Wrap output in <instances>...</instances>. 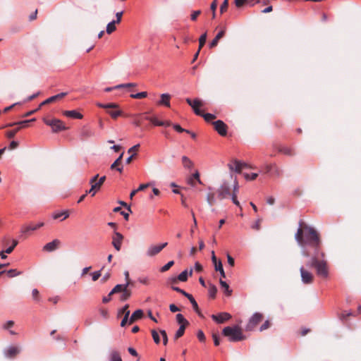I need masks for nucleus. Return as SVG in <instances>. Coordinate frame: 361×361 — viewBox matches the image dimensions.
Returning <instances> with one entry per match:
<instances>
[{"label": "nucleus", "instance_id": "obj_1", "mask_svg": "<svg viewBox=\"0 0 361 361\" xmlns=\"http://www.w3.org/2000/svg\"><path fill=\"white\" fill-rule=\"evenodd\" d=\"M300 228L298 229L295 238L301 247L309 245L314 249V252H319L321 240L317 231L302 221L299 222Z\"/></svg>", "mask_w": 361, "mask_h": 361}, {"label": "nucleus", "instance_id": "obj_2", "mask_svg": "<svg viewBox=\"0 0 361 361\" xmlns=\"http://www.w3.org/2000/svg\"><path fill=\"white\" fill-rule=\"evenodd\" d=\"M319 252H314L310 262L307 264V266L315 268L317 274L319 277L326 279L329 276L327 262L324 259H319Z\"/></svg>", "mask_w": 361, "mask_h": 361}, {"label": "nucleus", "instance_id": "obj_3", "mask_svg": "<svg viewBox=\"0 0 361 361\" xmlns=\"http://www.w3.org/2000/svg\"><path fill=\"white\" fill-rule=\"evenodd\" d=\"M223 334L228 337V340L231 342H237L245 339L241 329L238 326H226L223 329Z\"/></svg>", "mask_w": 361, "mask_h": 361}, {"label": "nucleus", "instance_id": "obj_4", "mask_svg": "<svg viewBox=\"0 0 361 361\" xmlns=\"http://www.w3.org/2000/svg\"><path fill=\"white\" fill-rule=\"evenodd\" d=\"M43 121L46 125L51 128V130L54 133H57L68 129V128L66 126L65 123L58 118H44Z\"/></svg>", "mask_w": 361, "mask_h": 361}, {"label": "nucleus", "instance_id": "obj_5", "mask_svg": "<svg viewBox=\"0 0 361 361\" xmlns=\"http://www.w3.org/2000/svg\"><path fill=\"white\" fill-rule=\"evenodd\" d=\"M96 105L99 108L107 109V113L114 119L117 118L122 114L121 111L118 109V105L116 103H109L104 104L102 103L97 102Z\"/></svg>", "mask_w": 361, "mask_h": 361}, {"label": "nucleus", "instance_id": "obj_6", "mask_svg": "<svg viewBox=\"0 0 361 361\" xmlns=\"http://www.w3.org/2000/svg\"><path fill=\"white\" fill-rule=\"evenodd\" d=\"M128 287L129 286L118 284L110 291V295L122 293L120 300L121 301H126L131 296L132 294L131 290L129 289Z\"/></svg>", "mask_w": 361, "mask_h": 361}, {"label": "nucleus", "instance_id": "obj_7", "mask_svg": "<svg viewBox=\"0 0 361 361\" xmlns=\"http://www.w3.org/2000/svg\"><path fill=\"white\" fill-rule=\"evenodd\" d=\"M264 319V316L262 313H255L249 319L248 323L246 325V331H252Z\"/></svg>", "mask_w": 361, "mask_h": 361}, {"label": "nucleus", "instance_id": "obj_8", "mask_svg": "<svg viewBox=\"0 0 361 361\" xmlns=\"http://www.w3.org/2000/svg\"><path fill=\"white\" fill-rule=\"evenodd\" d=\"M185 101L188 104L192 107L196 115L200 116L203 115V112L200 109V108L203 106V102L202 100L197 98L193 100L190 99V98H186Z\"/></svg>", "mask_w": 361, "mask_h": 361}, {"label": "nucleus", "instance_id": "obj_9", "mask_svg": "<svg viewBox=\"0 0 361 361\" xmlns=\"http://www.w3.org/2000/svg\"><path fill=\"white\" fill-rule=\"evenodd\" d=\"M167 245V243H164L159 245H152L147 248L146 255L149 257H154L158 255L164 247H166Z\"/></svg>", "mask_w": 361, "mask_h": 361}, {"label": "nucleus", "instance_id": "obj_10", "mask_svg": "<svg viewBox=\"0 0 361 361\" xmlns=\"http://www.w3.org/2000/svg\"><path fill=\"white\" fill-rule=\"evenodd\" d=\"M231 195V189L228 183H223L218 189V197L223 200Z\"/></svg>", "mask_w": 361, "mask_h": 361}, {"label": "nucleus", "instance_id": "obj_11", "mask_svg": "<svg viewBox=\"0 0 361 361\" xmlns=\"http://www.w3.org/2000/svg\"><path fill=\"white\" fill-rule=\"evenodd\" d=\"M61 242L59 239H54L51 242L47 243L42 248L44 252H54L61 247Z\"/></svg>", "mask_w": 361, "mask_h": 361}, {"label": "nucleus", "instance_id": "obj_12", "mask_svg": "<svg viewBox=\"0 0 361 361\" xmlns=\"http://www.w3.org/2000/svg\"><path fill=\"white\" fill-rule=\"evenodd\" d=\"M214 129L221 136H226L227 134V126L221 120L212 123Z\"/></svg>", "mask_w": 361, "mask_h": 361}, {"label": "nucleus", "instance_id": "obj_13", "mask_svg": "<svg viewBox=\"0 0 361 361\" xmlns=\"http://www.w3.org/2000/svg\"><path fill=\"white\" fill-rule=\"evenodd\" d=\"M300 271L302 281L304 283L310 284L313 282L314 276L311 272L306 270L303 267H300Z\"/></svg>", "mask_w": 361, "mask_h": 361}, {"label": "nucleus", "instance_id": "obj_14", "mask_svg": "<svg viewBox=\"0 0 361 361\" xmlns=\"http://www.w3.org/2000/svg\"><path fill=\"white\" fill-rule=\"evenodd\" d=\"M123 240V235L118 233L116 232L112 237V245L117 250L120 251L121 249V245Z\"/></svg>", "mask_w": 361, "mask_h": 361}, {"label": "nucleus", "instance_id": "obj_15", "mask_svg": "<svg viewBox=\"0 0 361 361\" xmlns=\"http://www.w3.org/2000/svg\"><path fill=\"white\" fill-rule=\"evenodd\" d=\"M245 166L246 164L245 163H242L236 159H233L228 164L229 169L231 171H235L237 173H240L242 169Z\"/></svg>", "mask_w": 361, "mask_h": 361}, {"label": "nucleus", "instance_id": "obj_16", "mask_svg": "<svg viewBox=\"0 0 361 361\" xmlns=\"http://www.w3.org/2000/svg\"><path fill=\"white\" fill-rule=\"evenodd\" d=\"M212 319L219 324L224 323L226 321L229 320L231 318V315L227 312H221L217 315L212 314Z\"/></svg>", "mask_w": 361, "mask_h": 361}, {"label": "nucleus", "instance_id": "obj_17", "mask_svg": "<svg viewBox=\"0 0 361 361\" xmlns=\"http://www.w3.org/2000/svg\"><path fill=\"white\" fill-rule=\"evenodd\" d=\"M44 226L43 222L38 224H30L29 225L23 226L21 228V233L23 234L27 233L29 231H34Z\"/></svg>", "mask_w": 361, "mask_h": 361}, {"label": "nucleus", "instance_id": "obj_18", "mask_svg": "<svg viewBox=\"0 0 361 361\" xmlns=\"http://www.w3.org/2000/svg\"><path fill=\"white\" fill-rule=\"evenodd\" d=\"M277 150L279 152L288 157H293L296 154L294 148L284 145L279 146Z\"/></svg>", "mask_w": 361, "mask_h": 361}, {"label": "nucleus", "instance_id": "obj_19", "mask_svg": "<svg viewBox=\"0 0 361 361\" xmlns=\"http://www.w3.org/2000/svg\"><path fill=\"white\" fill-rule=\"evenodd\" d=\"M94 135V132L87 126H83L80 130V139L85 140Z\"/></svg>", "mask_w": 361, "mask_h": 361}, {"label": "nucleus", "instance_id": "obj_20", "mask_svg": "<svg viewBox=\"0 0 361 361\" xmlns=\"http://www.w3.org/2000/svg\"><path fill=\"white\" fill-rule=\"evenodd\" d=\"M160 97L161 99L158 102V104L170 107L171 95L169 94L165 93L161 94Z\"/></svg>", "mask_w": 361, "mask_h": 361}, {"label": "nucleus", "instance_id": "obj_21", "mask_svg": "<svg viewBox=\"0 0 361 361\" xmlns=\"http://www.w3.org/2000/svg\"><path fill=\"white\" fill-rule=\"evenodd\" d=\"M143 317V311L142 310H137L135 311L129 319V324H132L135 321L141 319Z\"/></svg>", "mask_w": 361, "mask_h": 361}, {"label": "nucleus", "instance_id": "obj_22", "mask_svg": "<svg viewBox=\"0 0 361 361\" xmlns=\"http://www.w3.org/2000/svg\"><path fill=\"white\" fill-rule=\"evenodd\" d=\"M63 114L65 116L70 117V118H78V119H82V117H83V116L80 113L77 112L75 110L63 111Z\"/></svg>", "mask_w": 361, "mask_h": 361}, {"label": "nucleus", "instance_id": "obj_23", "mask_svg": "<svg viewBox=\"0 0 361 361\" xmlns=\"http://www.w3.org/2000/svg\"><path fill=\"white\" fill-rule=\"evenodd\" d=\"M20 353V349L16 346H11L8 348L6 351V357L13 358Z\"/></svg>", "mask_w": 361, "mask_h": 361}, {"label": "nucleus", "instance_id": "obj_24", "mask_svg": "<svg viewBox=\"0 0 361 361\" xmlns=\"http://www.w3.org/2000/svg\"><path fill=\"white\" fill-rule=\"evenodd\" d=\"M187 298L191 302V304L192 305V307H193L194 310L197 312V314L200 317H203V314L200 312V310L199 309V307H198V305H197V302L195 301V300L194 299L193 296L192 295L189 294L188 295H187Z\"/></svg>", "mask_w": 361, "mask_h": 361}, {"label": "nucleus", "instance_id": "obj_25", "mask_svg": "<svg viewBox=\"0 0 361 361\" xmlns=\"http://www.w3.org/2000/svg\"><path fill=\"white\" fill-rule=\"evenodd\" d=\"M225 35V30H221L214 38V39L211 42L209 47L210 48H214L217 46L219 41Z\"/></svg>", "mask_w": 361, "mask_h": 361}, {"label": "nucleus", "instance_id": "obj_26", "mask_svg": "<svg viewBox=\"0 0 361 361\" xmlns=\"http://www.w3.org/2000/svg\"><path fill=\"white\" fill-rule=\"evenodd\" d=\"M192 269H191L190 270V271L188 272L187 270H185L183 271H182L178 276V279L180 281H183V282H185L188 280V276H192Z\"/></svg>", "mask_w": 361, "mask_h": 361}, {"label": "nucleus", "instance_id": "obj_27", "mask_svg": "<svg viewBox=\"0 0 361 361\" xmlns=\"http://www.w3.org/2000/svg\"><path fill=\"white\" fill-rule=\"evenodd\" d=\"M99 178V174L95 175L94 177H92L90 180V183L91 184V186L94 187V189L96 190H99L102 185H101L98 181L97 179Z\"/></svg>", "mask_w": 361, "mask_h": 361}, {"label": "nucleus", "instance_id": "obj_28", "mask_svg": "<svg viewBox=\"0 0 361 361\" xmlns=\"http://www.w3.org/2000/svg\"><path fill=\"white\" fill-rule=\"evenodd\" d=\"M123 154V153H122L119 156V157L111 164V169H116V170L118 171L119 172L122 171L123 168L122 167H118L117 168V166H119L121 164Z\"/></svg>", "mask_w": 361, "mask_h": 361}, {"label": "nucleus", "instance_id": "obj_29", "mask_svg": "<svg viewBox=\"0 0 361 361\" xmlns=\"http://www.w3.org/2000/svg\"><path fill=\"white\" fill-rule=\"evenodd\" d=\"M67 95V92H61L60 94H56L54 96L50 97L48 98V102L51 103L55 102L59 99H61Z\"/></svg>", "mask_w": 361, "mask_h": 361}, {"label": "nucleus", "instance_id": "obj_30", "mask_svg": "<svg viewBox=\"0 0 361 361\" xmlns=\"http://www.w3.org/2000/svg\"><path fill=\"white\" fill-rule=\"evenodd\" d=\"M219 283H220L221 288H223L224 289L225 293L227 295H231L232 290L229 289L228 284L226 281H223L222 279H220Z\"/></svg>", "mask_w": 361, "mask_h": 361}, {"label": "nucleus", "instance_id": "obj_31", "mask_svg": "<svg viewBox=\"0 0 361 361\" xmlns=\"http://www.w3.org/2000/svg\"><path fill=\"white\" fill-rule=\"evenodd\" d=\"M182 164L185 168H191L193 166L192 161L186 156L182 157Z\"/></svg>", "mask_w": 361, "mask_h": 361}, {"label": "nucleus", "instance_id": "obj_32", "mask_svg": "<svg viewBox=\"0 0 361 361\" xmlns=\"http://www.w3.org/2000/svg\"><path fill=\"white\" fill-rule=\"evenodd\" d=\"M176 321L178 324H180V325H185V326H188L189 325V322H188L187 319H185V317H183V314H176Z\"/></svg>", "mask_w": 361, "mask_h": 361}, {"label": "nucleus", "instance_id": "obj_33", "mask_svg": "<svg viewBox=\"0 0 361 361\" xmlns=\"http://www.w3.org/2000/svg\"><path fill=\"white\" fill-rule=\"evenodd\" d=\"M110 361H122L120 353L114 350L110 354Z\"/></svg>", "mask_w": 361, "mask_h": 361}, {"label": "nucleus", "instance_id": "obj_34", "mask_svg": "<svg viewBox=\"0 0 361 361\" xmlns=\"http://www.w3.org/2000/svg\"><path fill=\"white\" fill-rule=\"evenodd\" d=\"M186 326H185V325L180 326L179 329H178V331H176V333L175 334V336H174L175 340H177L183 336Z\"/></svg>", "mask_w": 361, "mask_h": 361}, {"label": "nucleus", "instance_id": "obj_35", "mask_svg": "<svg viewBox=\"0 0 361 361\" xmlns=\"http://www.w3.org/2000/svg\"><path fill=\"white\" fill-rule=\"evenodd\" d=\"M216 293H217L216 287L214 284L209 283V297H211L212 298H215Z\"/></svg>", "mask_w": 361, "mask_h": 361}, {"label": "nucleus", "instance_id": "obj_36", "mask_svg": "<svg viewBox=\"0 0 361 361\" xmlns=\"http://www.w3.org/2000/svg\"><path fill=\"white\" fill-rule=\"evenodd\" d=\"M146 119L149 120L154 126H163L165 125L164 121H159L157 118L154 117H147Z\"/></svg>", "mask_w": 361, "mask_h": 361}, {"label": "nucleus", "instance_id": "obj_37", "mask_svg": "<svg viewBox=\"0 0 361 361\" xmlns=\"http://www.w3.org/2000/svg\"><path fill=\"white\" fill-rule=\"evenodd\" d=\"M214 268L216 271L220 272L222 278L226 277L225 272L223 269V265L221 261H219L218 264H215Z\"/></svg>", "mask_w": 361, "mask_h": 361}, {"label": "nucleus", "instance_id": "obj_38", "mask_svg": "<svg viewBox=\"0 0 361 361\" xmlns=\"http://www.w3.org/2000/svg\"><path fill=\"white\" fill-rule=\"evenodd\" d=\"M207 40V32L202 34L199 39V51L204 47Z\"/></svg>", "mask_w": 361, "mask_h": 361}, {"label": "nucleus", "instance_id": "obj_39", "mask_svg": "<svg viewBox=\"0 0 361 361\" xmlns=\"http://www.w3.org/2000/svg\"><path fill=\"white\" fill-rule=\"evenodd\" d=\"M115 24H116L115 21H111L109 23H108V25L106 26V32L108 34H111L113 32H114L116 30V27Z\"/></svg>", "mask_w": 361, "mask_h": 361}, {"label": "nucleus", "instance_id": "obj_40", "mask_svg": "<svg viewBox=\"0 0 361 361\" xmlns=\"http://www.w3.org/2000/svg\"><path fill=\"white\" fill-rule=\"evenodd\" d=\"M35 118H32L30 120H25L22 121L17 122L18 126H19L18 128H20V130L23 128H26L28 126V123L32 121H35Z\"/></svg>", "mask_w": 361, "mask_h": 361}, {"label": "nucleus", "instance_id": "obj_41", "mask_svg": "<svg viewBox=\"0 0 361 361\" xmlns=\"http://www.w3.org/2000/svg\"><path fill=\"white\" fill-rule=\"evenodd\" d=\"M147 96V92H142L137 94H130V97L133 99H142L145 98Z\"/></svg>", "mask_w": 361, "mask_h": 361}, {"label": "nucleus", "instance_id": "obj_42", "mask_svg": "<svg viewBox=\"0 0 361 361\" xmlns=\"http://www.w3.org/2000/svg\"><path fill=\"white\" fill-rule=\"evenodd\" d=\"M63 216V218L62 220L66 219V218H68V216H69V214H68V212L67 211L66 212H60V213H56V214H55L53 216V218L54 219H57L61 218Z\"/></svg>", "mask_w": 361, "mask_h": 361}, {"label": "nucleus", "instance_id": "obj_43", "mask_svg": "<svg viewBox=\"0 0 361 361\" xmlns=\"http://www.w3.org/2000/svg\"><path fill=\"white\" fill-rule=\"evenodd\" d=\"M275 164H265L263 166V170L265 173H269L273 171Z\"/></svg>", "mask_w": 361, "mask_h": 361}, {"label": "nucleus", "instance_id": "obj_44", "mask_svg": "<svg viewBox=\"0 0 361 361\" xmlns=\"http://www.w3.org/2000/svg\"><path fill=\"white\" fill-rule=\"evenodd\" d=\"M151 333L154 343L159 344L160 343V338L157 331L153 329L151 331Z\"/></svg>", "mask_w": 361, "mask_h": 361}, {"label": "nucleus", "instance_id": "obj_45", "mask_svg": "<svg viewBox=\"0 0 361 361\" xmlns=\"http://www.w3.org/2000/svg\"><path fill=\"white\" fill-rule=\"evenodd\" d=\"M201 116H202L204 118V119L207 121V122H209L214 119L216 118V116L214 115V114H204L203 113V115H202Z\"/></svg>", "mask_w": 361, "mask_h": 361}, {"label": "nucleus", "instance_id": "obj_46", "mask_svg": "<svg viewBox=\"0 0 361 361\" xmlns=\"http://www.w3.org/2000/svg\"><path fill=\"white\" fill-rule=\"evenodd\" d=\"M217 8V0L213 1V2L211 4L210 9L212 11V18H215L216 17V10Z\"/></svg>", "mask_w": 361, "mask_h": 361}, {"label": "nucleus", "instance_id": "obj_47", "mask_svg": "<svg viewBox=\"0 0 361 361\" xmlns=\"http://www.w3.org/2000/svg\"><path fill=\"white\" fill-rule=\"evenodd\" d=\"M228 7V0H224L220 6V13L223 14L226 12Z\"/></svg>", "mask_w": 361, "mask_h": 361}, {"label": "nucleus", "instance_id": "obj_48", "mask_svg": "<svg viewBox=\"0 0 361 361\" xmlns=\"http://www.w3.org/2000/svg\"><path fill=\"white\" fill-rule=\"evenodd\" d=\"M207 201L210 206H212L215 202L214 194L209 193L207 196Z\"/></svg>", "mask_w": 361, "mask_h": 361}, {"label": "nucleus", "instance_id": "obj_49", "mask_svg": "<svg viewBox=\"0 0 361 361\" xmlns=\"http://www.w3.org/2000/svg\"><path fill=\"white\" fill-rule=\"evenodd\" d=\"M173 264H174L173 261H169L167 264H166L164 266H163L161 268L160 271L161 272H165V271H168Z\"/></svg>", "mask_w": 361, "mask_h": 361}, {"label": "nucleus", "instance_id": "obj_50", "mask_svg": "<svg viewBox=\"0 0 361 361\" xmlns=\"http://www.w3.org/2000/svg\"><path fill=\"white\" fill-rule=\"evenodd\" d=\"M258 176V174L256 173H252L251 174H249V173H245L244 174V177L246 180H255Z\"/></svg>", "mask_w": 361, "mask_h": 361}, {"label": "nucleus", "instance_id": "obj_51", "mask_svg": "<svg viewBox=\"0 0 361 361\" xmlns=\"http://www.w3.org/2000/svg\"><path fill=\"white\" fill-rule=\"evenodd\" d=\"M20 130V128H16L14 130L8 131L6 133V136L8 138H13L16 135V134Z\"/></svg>", "mask_w": 361, "mask_h": 361}, {"label": "nucleus", "instance_id": "obj_52", "mask_svg": "<svg viewBox=\"0 0 361 361\" xmlns=\"http://www.w3.org/2000/svg\"><path fill=\"white\" fill-rule=\"evenodd\" d=\"M271 325V323L269 320H266L264 324L260 326L259 331H263L267 329H269Z\"/></svg>", "mask_w": 361, "mask_h": 361}, {"label": "nucleus", "instance_id": "obj_53", "mask_svg": "<svg viewBox=\"0 0 361 361\" xmlns=\"http://www.w3.org/2000/svg\"><path fill=\"white\" fill-rule=\"evenodd\" d=\"M173 128L178 133H190V130L183 128L180 125L178 124H174L173 125Z\"/></svg>", "mask_w": 361, "mask_h": 361}, {"label": "nucleus", "instance_id": "obj_54", "mask_svg": "<svg viewBox=\"0 0 361 361\" xmlns=\"http://www.w3.org/2000/svg\"><path fill=\"white\" fill-rule=\"evenodd\" d=\"M129 305H126L119 312H118V316H121V314L126 315V314H128L130 315V310H128Z\"/></svg>", "mask_w": 361, "mask_h": 361}, {"label": "nucleus", "instance_id": "obj_55", "mask_svg": "<svg viewBox=\"0 0 361 361\" xmlns=\"http://www.w3.org/2000/svg\"><path fill=\"white\" fill-rule=\"evenodd\" d=\"M250 0H235V5L238 8L243 6L245 4L249 3Z\"/></svg>", "mask_w": 361, "mask_h": 361}, {"label": "nucleus", "instance_id": "obj_56", "mask_svg": "<svg viewBox=\"0 0 361 361\" xmlns=\"http://www.w3.org/2000/svg\"><path fill=\"white\" fill-rule=\"evenodd\" d=\"M135 83H126V84H120L115 86V88H124V87H135Z\"/></svg>", "mask_w": 361, "mask_h": 361}, {"label": "nucleus", "instance_id": "obj_57", "mask_svg": "<svg viewBox=\"0 0 361 361\" xmlns=\"http://www.w3.org/2000/svg\"><path fill=\"white\" fill-rule=\"evenodd\" d=\"M261 222H262V219H258L252 226V228H253L256 231H259L261 228Z\"/></svg>", "mask_w": 361, "mask_h": 361}, {"label": "nucleus", "instance_id": "obj_58", "mask_svg": "<svg viewBox=\"0 0 361 361\" xmlns=\"http://www.w3.org/2000/svg\"><path fill=\"white\" fill-rule=\"evenodd\" d=\"M159 332L163 338V344L166 345L168 343V336L165 330H160Z\"/></svg>", "mask_w": 361, "mask_h": 361}, {"label": "nucleus", "instance_id": "obj_59", "mask_svg": "<svg viewBox=\"0 0 361 361\" xmlns=\"http://www.w3.org/2000/svg\"><path fill=\"white\" fill-rule=\"evenodd\" d=\"M197 336L200 341H201V342L205 341L206 337L202 330H199L197 331Z\"/></svg>", "mask_w": 361, "mask_h": 361}, {"label": "nucleus", "instance_id": "obj_60", "mask_svg": "<svg viewBox=\"0 0 361 361\" xmlns=\"http://www.w3.org/2000/svg\"><path fill=\"white\" fill-rule=\"evenodd\" d=\"M20 273L17 271L16 269H10L7 271V274L9 277H13L15 276L19 275Z\"/></svg>", "mask_w": 361, "mask_h": 361}, {"label": "nucleus", "instance_id": "obj_61", "mask_svg": "<svg viewBox=\"0 0 361 361\" xmlns=\"http://www.w3.org/2000/svg\"><path fill=\"white\" fill-rule=\"evenodd\" d=\"M139 148H140V145L139 144L135 145L133 146L132 147H130L128 149V153H133V152L134 155H135L136 152L138 151Z\"/></svg>", "mask_w": 361, "mask_h": 361}, {"label": "nucleus", "instance_id": "obj_62", "mask_svg": "<svg viewBox=\"0 0 361 361\" xmlns=\"http://www.w3.org/2000/svg\"><path fill=\"white\" fill-rule=\"evenodd\" d=\"M201 14V11L200 10H197V11H194L192 14H191V20H193V21H195L197 18V17Z\"/></svg>", "mask_w": 361, "mask_h": 361}, {"label": "nucleus", "instance_id": "obj_63", "mask_svg": "<svg viewBox=\"0 0 361 361\" xmlns=\"http://www.w3.org/2000/svg\"><path fill=\"white\" fill-rule=\"evenodd\" d=\"M273 173L278 177L281 174V171L276 164H274L273 168Z\"/></svg>", "mask_w": 361, "mask_h": 361}, {"label": "nucleus", "instance_id": "obj_64", "mask_svg": "<svg viewBox=\"0 0 361 361\" xmlns=\"http://www.w3.org/2000/svg\"><path fill=\"white\" fill-rule=\"evenodd\" d=\"M92 281H96L101 276V271H94L92 274Z\"/></svg>", "mask_w": 361, "mask_h": 361}]
</instances>
